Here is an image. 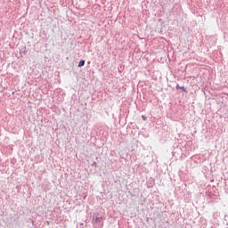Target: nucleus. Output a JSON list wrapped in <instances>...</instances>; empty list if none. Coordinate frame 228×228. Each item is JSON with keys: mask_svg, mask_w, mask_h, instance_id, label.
<instances>
[{"mask_svg": "<svg viewBox=\"0 0 228 228\" xmlns=\"http://www.w3.org/2000/svg\"><path fill=\"white\" fill-rule=\"evenodd\" d=\"M95 222L101 224V222H102V217H96Z\"/></svg>", "mask_w": 228, "mask_h": 228, "instance_id": "f257e3e1", "label": "nucleus"}, {"mask_svg": "<svg viewBox=\"0 0 228 228\" xmlns=\"http://www.w3.org/2000/svg\"><path fill=\"white\" fill-rule=\"evenodd\" d=\"M85 66V61H80L78 62V67H84Z\"/></svg>", "mask_w": 228, "mask_h": 228, "instance_id": "f03ea898", "label": "nucleus"}, {"mask_svg": "<svg viewBox=\"0 0 228 228\" xmlns=\"http://www.w3.org/2000/svg\"><path fill=\"white\" fill-rule=\"evenodd\" d=\"M142 120H147V117H145V116H142Z\"/></svg>", "mask_w": 228, "mask_h": 228, "instance_id": "7ed1b4c3", "label": "nucleus"}, {"mask_svg": "<svg viewBox=\"0 0 228 228\" xmlns=\"http://www.w3.org/2000/svg\"><path fill=\"white\" fill-rule=\"evenodd\" d=\"M180 89H181V90H183V92H185L184 86L180 87Z\"/></svg>", "mask_w": 228, "mask_h": 228, "instance_id": "20e7f679", "label": "nucleus"}, {"mask_svg": "<svg viewBox=\"0 0 228 228\" xmlns=\"http://www.w3.org/2000/svg\"><path fill=\"white\" fill-rule=\"evenodd\" d=\"M176 88H181V87H179V85H177V86H176Z\"/></svg>", "mask_w": 228, "mask_h": 228, "instance_id": "39448f33", "label": "nucleus"}]
</instances>
